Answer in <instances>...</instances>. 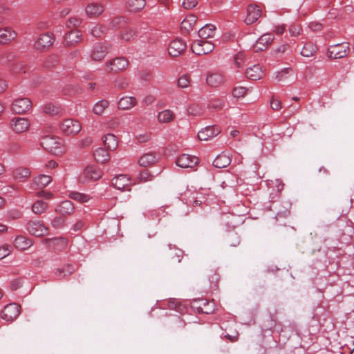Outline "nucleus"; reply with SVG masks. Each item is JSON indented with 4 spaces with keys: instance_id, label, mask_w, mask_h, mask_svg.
<instances>
[{
    "instance_id": "nucleus-27",
    "label": "nucleus",
    "mask_w": 354,
    "mask_h": 354,
    "mask_svg": "<svg viewBox=\"0 0 354 354\" xmlns=\"http://www.w3.org/2000/svg\"><path fill=\"white\" fill-rule=\"evenodd\" d=\"M16 36L17 33L10 28H0V44H6L10 42Z\"/></svg>"
},
{
    "instance_id": "nucleus-17",
    "label": "nucleus",
    "mask_w": 354,
    "mask_h": 354,
    "mask_svg": "<svg viewBox=\"0 0 354 354\" xmlns=\"http://www.w3.org/2000/svg\"><path fill=\"white\" fill-rule=\"evenodd\" d=\"M220 132L221 129L218 127L209 126L198 133V138L200 140L207 141L218 136Z\"/></svg>"
},
{
    "instance_id": "nucleus-11",
    "label": "nucleus",
    "mask_w": 354,
    "mask_h": 354,
    "mask_svg": "<svg viewBox=\"0 0 354 354\" xmlns=\"http://www.w3.org/2000/svg\"><path fill=\"white\" fill-rule=\"evenodd\" d=\"M20 306L13 303L6 305L1 311V318L7 322H12L20 314Z\"/></svg>"
},
{
    "instance_id": "nucleus-5",
    "label": "nucleus",
    "mask_w": 354,
    "mask_h": 354,
    "mask_svg": "<svg viewBox=\"0 0 354 354\" xmlns=\"http://www.w3.org/2000/svg\"><path fill=\"white\" fill-rule=\"evenodd\" d=\"M214 44L210 40L197 39L192 44V50L196 55L208 54L214 49Z\"/></svg>"
},
{
    "instance_id": "nucleus-22",
    "label": "nucleus",
    "mask_w": 354,
    "mask_h": 354,
    "mask_svg": "<svg viewBox=\"0 0 354 354\" xmlns=\"http://www.w3.org/2000/svg\"><path fill=\"white\" fill-rule=\"evenodd\" d=\"M207 84L212 87H217L222 85L224 82V77L221 73L210 72L208 73L206 77Z\"/></svg>"
},
{
    "instance_id": "nucleus-45",
    "label": "nucleus",
    "mask_w": 354,
    "mask_h": 354,
    "mask_svg": "<svg viewBox=\"0 0 354 354\" xmlns=\"http://www.w3.org/2000/svg\"><path fill=\"white\" fill-rule=\"evenodd\" d=\"M209 287L212 289H216L220 280L219 274L216 271H211L208 275Z\"/></svg>"
},
{
    "instance_id": "nucleus-29",
    "label": "nucleus",
    "mask_w": 354,
    "mask_h": 354,
    "mask_svg": "<svg viewBox=\"0 0 354 354\" xmlns=\"http://www.w3.org/2000/svg\"><path fill=\"white\" fill-rule=\"evenodd\" d=\"M216 27L212 24H207L198 30V39L208 40L214 36Z\"/></svg>"
},
{
    "instance_id": "nucleus-10",
    "label": "nucleus",
    "mask_w": 354,
    "mask_h": 354,
    "mask_svg": "<svg viewBox=\"0 0 354 354\" xmlns=\"http://www.w3.org/2000/svg\"><path fill=\"white\" fill-rule=\"evenodd\" d=\"M62 131L67 135H75L78 133L82 129L80 122L73 119H66L61 124Z\"/></svg>"
},
{
    "instance_id": "nucleus-38",
    "label": "nucleus",
    "mask_w": 354,
    "mask_h": 354,
    "mask_svg": "<svg viewBox=\"0 0 354 354\" xmlns=\"http://www.w3.org/2000/svg\"><path fill=\"white\" fill-rule=\"evenodd\" d=\"M174 113L169 109H165L159 112L158 115V120L161 123H168L174 120Z\"/></svg>"
},
{
    "instance_id": "nucleus-52",
    "label": "nucleus",
    "mask_w": 354,
    "mask_h": 354,
    "mask_svg": "<svg viewBox=\"0 0 354 354\" xmlns=\"http://www.w3.org/2000/svg\"><path fill=\"white\" fill-rule=\"evenodd\" d=\"M224 106V102L220 99H214L209 104V108L214 110H220Z\"/></svg>"
},
{
    "instance_id": "nucleus-53",
    "label": "nucleus",
    "mask_w": 354,
    "mask_h": 354,
    "mask_svg": "<svg viewBox=\"0 0 354 354\" xmlns=\"http://www.w3.org/2000/svg\"><path fill=\"white\" fill-rule=\"evenodd\" d=\"M153 175L148 170H144L141 171L139 175L140 181L142 183L151 181L153 180Z\"/></svg>"
},
{
    "instance_id": "nucleus-15",
    "label": "nucleus",
    "mask_w": 354,
    "mask_h": 354,
    "mask_svg": "<svg viewBox=\"0 0 354 354\" xmlns=\"http://www.w3.org/2000/svg\"><path fill=\"white\" fill-rule=\"evenodd\" d=\"M53 42L54 37L52 34H41L36 40L35 43V48L39 50H44L53 45Z\"/></svg>"
},
{
    "instance_id": "nucleus-48",
    "label": "nucleus",
    "mask_w": 354,
    "mask_h": 354,
    "mask_svg": "<svg viewBox=\"0 0 354 354\" xmlns=\"http://www.w3.org/2000/svg\"><path fill=\"white\" fill-rule=\"evenodd\" d=\"M65 218L63 216H56L51 221V226L55 229L62 228L65 225Z\"/></svg>"
},
{
    "instance_id": "nucleus-19",
    "label": "nucleus",
    "mask_w": 354,
    "mask_h": 354,
    "mask_svg": "<svg viewBox=\"0 0 354 354\" xmlns=\"http://www.w3.org/2000/svg\"><path fill=\"white\" fill-rule=\"evenodd\" d=\"M274 39V37L270 33H266L261 35L256 44L254 45V48L255 51H263L268 48L269 45L271 44Z\"/></svg>"
},
{
    "instance_id": "nucleus-33",
    "label": "nucleus",
    "mask_w": 354,
    "mask_h": 354,
    "mask_svg": "<svg viewBox=\"0 0 354 354\" xmlns=\"http://www.w3.org/2000/svg\"><path fill=\"white\" fill-rule=\"evenodd\" d=\"M103 142L104 146L111 151H113L117 149L118 146V141L115 135L109 133L104 136Z\"/></svg>"
},
{
    "instance_id": "nucleus-16",
    "label": "nucleus",
    "mask_w": 354,
    "mask_h": 354,
    "mask_svg": "<svg viewBox=\"0 0 354 354\" xmlns=\"http://www.w3.org/2000/svg\"><path fill=\"white\" fill-rule=\"evenodd\" d=\"M198 161V158L184 153L177 158L176 163L182 168H192L197 165Z\"/></svg>"
},
{
    "instance_id": "nucleus-46",
    "label": "nucleus",
    "mask_w": 354,
    "mask_h": 354,
    "mask_svg": "<svg viewBox=\"0 0 354 354\" xmlns=\"http://www.w3.org/2000/svg\"><path fill=\"white\" fill-rule=\"evenodd\" d=\"M191 77L189 75H181L177 81L178 87L181 88H187L190 86Z\"/></svg>"
},
{
    "instance_id": "nucleus-50",
    "label": "nucleus",
    "mask_w": 354,
    "mask_h": 354,
    "mask_svg": "<svg viewBox=\"0 0 354 354\" xmlns=\"http://www.w3.org/2000/svg\"><path fill=\"white\" fill-rule=\"evenodd\" d=\"M248 91V89L245 87L236 86L233 89L232 95L236 98L243 97L246 95Z\"/></svg>"
},
{
    "instance_id": "nucleus-23",
    "label": "nucleus",
    "mask_w": 354,
    "mask_h": 354,
    "mask_svg": "<svg viewBox=\"0 0 354 354\" xmlns=\"http://www.w3.org/2000/svg\"><path fill=\"white\" fill-rule=\"evenodd\" d=\"M14 245L19 250H26L33 245V241L31 239L19 235L15 237Z\"/></svg>"
},
{
    "instance_id": "nucleus-36",
    "label": "nucleus",
    "mask_w": 354,
    "mask_h": 354,
    "mask_svg": "<svg viewBox=\"0 0 354 354\" xmlns=\"http://www.w3.org/2000/svg\"><path fill=\"white\" fill-rule=\"evenodd\" d=\"M74 267L72 265L68 264L63 266L62 268L56 269L54 273L57 279H61L71 274L74 272Z\"/></svg>"
},
{
    "instance_id": "nucleus-51",
    "label": "nucleus",
    "mask_w": 354,
    "mask_h": 354,
    "mask_svg": "<svg viewBox=\"0 0 354 354\" xmlns=\"http://www.w3.org/2000/svg\"><path fill=\"white\" fill-rule=\"evenodd\" d=\"M245 57V54L243 52H239L234 56V63L236 67L241 68L243 66Z\"/></svg>"
},
{
    "instance_id": "nucleus-37",
    "label": "nucleus",
    "mask_w": 354,
    "mask_h": 354,
    "mask_svg": "<svg viewBox=\"0 0 354 354\" xmlns=\"http://www.w3.org/2000/svg\"><path fill=\"white\" fill-rule=\"evenodd\" d=\"M295 75V72L292 68H284L277 71L275 75V79L279 82L286 81L290 77Z\"/></svg>"
},
{
    "instance_id": "nucleus-8",
    "label": "nucleus",
    "mask_w": 354,
    "mask_h": 354,
    "mask_svg": "<svg viewBox=\"0 0 354 354\" xmlns=\"http://www.w3.org/2000/svg\"><path fill=\"white\" fill-rule=\"evenodd\" d=\"M43 243L54 251H62L67 249L68 240L65 237L45 239L43 240Z\"/></svg>"
},
{
    "instance_id": "nucleus-18",
    "label": "nucleus",
    "mask_w": 354,
    "mask_h": 354,
    "mask_svg": "<svg viewBox=\"0 0 354 354\" xmlns=\"http://www.w3.org/2000/svg\"><path fill=\"white\" fill-rule=\"evenodd\" d=\"M113 187L119 190H130L131 179L127 175H118L112 179Z\"/></svg>"
},
{
    "instance_id": "nucleus-43",
    "label": "nucleus",
    "mask_w": 354,
    "mask_h": 354,
    "mask_svg": "<svg viewBox=\"0 0 354 354\" xmlns=\"http://www.w3.org/2000/svg\"><path fill=\"white\" fill-rule=\"evenodd\" d=\"M196 22V17L194 15H189L182 21L181 28L188 30L192 28Z\"/></svg>"
},
{
    "instance_id": "nucleus-26",
    "label": "nucleus",
    "mask_w": 354,
    "mask_h": 354,
    "mask_svg": "<svg viewBox=\"0 0 354 354\" xmlns=\"http://www.w3.org/2000/svg\"><path fill=\"white\" fill-rule=\"evenodd\" d=\"M82 40V33L75 29L66 34L64 41L68 46H74Z\"/></svg>"
},
{
    "instance_id": "nucleus-61",
    "label": "nucleus",
    "mask_w": 354,
    "mask_h": 354,
    "mask_svg": "<svg viewBox=\"0 0 354 354\" xmlns=\"http://www.w3.org/2000/svg\"><path fill=\"white\" fill-rule=\"evenodd\" d=\"M169 249L171 250V249H174L176 252H175V254H176V257L177 258L176 261L177 262H180L181 261V259H182V257H183V251L176 248L175 245H168Z\"/></svg>"
},
{
    "instance_id": "nucleus-6",
    "label": "nucleus",
    "mask_w": 354,
    "mask_h": 354,
    "mask_svg": "<svg viewBox=\"0 0 354 354\" xmlns=\"http://www.w3.org/2000/svg\"><path fill=\"white\" fill-rule=\"evenodd\" d=\"M26 228L30 234L35 236H45L48 232V228L40 221H29Z\"/></svg>"
},
{
    "instance_id": "nucleus-63",
    "label": "nucleus",
    "mask_w": 354,
    "mask_h": 354,
    "mask_svg": "<svg viewBox=\"0 0 354 354\" xmlns=\"http://www.w3.org/2000/svg\"><path fill=\"white\" fill-rule=\"evenodd\" d=\"M68 21L70 25L74 27L78 26L82 23L81 19L78 17H71L68 19Z\"/></svg>"
},
{
    "instance_id": "nucleus-41",
    "label": "nucleus",
    "mask_w": 354,
    "mask_h": 354,
    "mask_svg": "<svg viewBox=\"0 0 354 354\" xmlns=\"http://www.w3.org/2000/svg\"><path fill=\"white\" fill-rule=\"evenodd\" d=\"M43 110L46 114L51 116L59 115L62 111V109L60 106H56L51 103L45 104L44 106Z\"/></svg>"
},
{
    "instance_id": "nucleus-40",
    "label": "nucleus",
    "mask_w": 354,
    "mask_h": 354,
    "mask_svg": "<svg viewBox=\"0 0 354 354\" xmlns=\"http://www.w3.org/2000/svg\"><path fill=\"white\" fill-rule=\"evenodd\" d=\"M48 204L41 200H38L35 202L32 206V212L36 214H41L48 209Z\"/></svg>"
},
{
    "instance_id": "nucleus-49",
    "label": "nucleus",
    "mask_w": 354,
    "mask_h": 354,
    "mask_svg": "<svg viewBox=\"0 0 354 354\" xmlns=\"http://www.w3.org/2000/svg\"><path fill=\"white\" fill-rule=\"evenodd\" d=\"M15 57V55L11 52H4L0 55V64H7L12 61Z\"/></svg>"
},
{
    "instance_id": "nucleus-56",
    "label": "nucleus",
    "mask_w": 354,
    "mask_h": 354,
    "mask_svg": "<svg viewBox=\"0 0 354 354\" xmlns=\"http://www.w3.org/2000/svg\"><path fill=\"white\" fill-rule=\"evenodd\" d=\"M114 85L118 88L124 89L127 87L128 83L125 79L118 78L115 80Z\"/></svg>"
},
{
    "instance_id": "nucleus-44",
    "label": "nucleus",
    "mask_w": 354,
    "mask_h": 354,
    "mask_svg": "<svg viewBox=\"0 0 354 354\" xmlns=\"http://www.w3.org/2000/svg\"><path fill=\"white\" fill-rule=\"evenodd\" d=\"M70 198L82 203H86L91 198L88 194L77 192H71L70 194Z\"/></svg>"
},
{
    "instance_id": "nucleus-42",
    "label": "nucleus",
    "mask_w": 354,
    "mask_h": 354,
    "mask_svg": "<svg viewBox=\"0 0 354 354\" xmlns=\"http://www.w3.org/2000/svg\"><path fill=\"white\" fill-rule=\"evenodd\" d=\"M109 106V102L107 100H101L96 102L93 107V112L95 115H101L104 110Z\"/></svg>"
},
{
    "instance_id": "nucleus-7",
    "label": "nucleus",
    "mask_w": 354,
    "mask_h": 354,
    "mask_svg": "<svg viewBox=\"0 0 354 354\" xmlns=\"http://www.w3.org/2000/svg\"><path fill=\"white\" fill-rule=\"evenodd\" d=\"M350 48L348 43L338 44L330 46L328 50V57L333 59L345 57L349 53Z\"/></svg>"
},
{
    "instance_id": "nucleus-12",
    "label": "nucleus",
    "mask_w": 354,
    "mask_h": 354,
    "mask_svg": "<svg viewBox=\"0 0 354 354\" xmlns=\"http://www.w3.org/2000/svg\"><path fill=\"white\" fill-rule=\"evenodd\" d=\"M32 107L31 101L26 97L19 98L13 101L12 110L17 114H23L28 111Z\"/></svg>"
},
{
    "instance_id": "nucleus-54",
    "label": "nucleus",
    "mask_w": 354,
    "mask_h": 354,
    "mask_svg": "<svg viewBox=\"0 0 354 354\" xmlns=\"http://www.w3.org/2000/svg\"><path fill=\"white\" fill-rule=\"evenodd\" d=\"M136 36V32L133 30H126L121 33V39L124 41H130Z\"/></svg>"
},
{
    "instance_id": "nucleus-28",
    "label": "nucleus",
    "mask_w": 354,
    "mask_h": 354,
    "mask_svg": "<svg viewBox=\"0 0 354 354\" xmlns=\"http://www.w3.org/2000/svg\"><path fill=\"white\" fill-rule=\"evenodd\" d=\"M30 170L24 167H17L12 171L13 178L19 182L25 181L30 177Z\"/></svg>"
},
{
    "instance_id": "nucleus-32",
    "label": "nucleus",
    "mask_w": 354,
    "mask_h": 354,
    "mask_svg": "<svg viewBox=\"0 0 354 354\" xmlns=\"http://www.w3.org/2000/svg\"><path fill=\"white\" fill-rule=\"evenodd\" d=\"M231 162V158L225 153H222L218 155L213 161V165L216 168H225Z\"/></svg>"
},
{
    "instance_id": "nucleus-9",
    "label": "nucleus",
    "mask_w": 354,
    "mask_h": 354,
    "mask_svg": "<svg viewBox=\"0 0 354 354\" xmlns=\"http://www.w3.org/2000/svg\"><path fill=\"white\" fill-rule=\"evenodd\" d=\"M30 126L28 119L21 117H14L10 121V127L16 133L26 132Z\"/></svg>"
},
{
    "instance_id": "nucleus-13",
    "label": "nucleus",
    "mask_w": 354,
    "mask_h": 354,
    "mask_svg": "<svg viewBox=\"0 0 354 354\" xmlns=\"http://www.w3.org/2000/svg\"><path fill=\"white\" fill-rule=\"evenodd\" d=\"M262 16V9L257 4H250L247 8V15L245 19L246 24H252Z\"/></svg>"
},
{
    "instance_id": "nucleus-4",
    "label": "nucleus",
    "mask_w": 354,
    "mask_h": 354,
    "mask_svg": "<svg viewBox=\"0 0 354 354\" xmlns=\"http://www.w3.org/2000/svg\"><path fill=\"white\" fill-rule=\"evenodd\" d=\"M128 66L129 61L123 57L111 59L104 64L106 71L113 73L126 70Z\"/></svg>"
},
{
    "instance_id": "nucleus-25",
    "label": "nucleus",
    "mask_w": 354,
    "mask_h": 354,
    "mask_svg": "<svg viewBox=\"0 0 354 354\" xmlns=\"http://www.w3.org/2000/svg\"><path fill=\"white\" fill-rule=\"evenodd\" d=\"M85 12L91 18L97 17L104 12V7L101 4L91 3L86 6Z\"/></svg>"
},
{
    "instance_id": "nucleus-64",
    "label": "nucleus",
    "mask_w": 354,
    "mask_h": 354,
    "mask_svg": "<svg viewBox=\"0 0 354 354\" xmlns=\"http://www.w3.org/2000/svg\"><path fill=\"white\" fill-rule=\"evenodd\" d=\"M122 21H124L123 17H115L111 20V25L112 28H116Z\"/></svg>"
},
{
    "instance_id": "nucleus-58",
    "label": "nucleus",
    "mask_w": 354,
    "mask_h": 354,
    "mask_svg": "<svg viewBox=\"0 0 354 354\" xmlns=\"http://www.w3.org/2000/svg\"><path fill=\"white\" fill-rule=\"evenodd\" d=\"M198 4L197 0H184L183 1V6L185 9H191L196 6Z\"/></svg>"
},
{
    "instance_id": "nucleus-2",
    "label": "nucleus",
    "mask_w": 354,
    "mask_h": 354,
    "mask_svg": "<svg viewBox=\"0 0 354 354\" xmlns=\"http://www.w3.org/2000/svg\"><path fill=\"white\" fill-rule=\"evenodd\" d=\"M103 171L93 165H87L78 176V181L82 184L97 180L102 177Z\"/></svg>"
},
{
    "instance_id": "nucleus-57",
    "label": "nucleus",
    "mask_w": 354,
    "mask_h": 354,
    "mask_svg": "<svg viewBox=\"0 0 354 354\" xmlns=\"http://www.w3.org/2000/svg\"><path fill=\"white\" fill-rule=\"evenodd\" d=\"M270 106L274 111H279L281 109V102L279 100L272 97L270 100Z\"/></svg>"
},
{
    "instance_id": "nucleus-35",
    "label": "nucleus",
    "mask_w": 354,
    "mask_h": 354,
    "mask_svg": "<svg viewBox=\"0 0 354 354\" xmlns=\"http://www.w3.org/2000/svg\"><path fill=\"white\" fill-rule=\"evenodd\" d=\"M146 6L145 0H128L127 8L130 12H139Z\"/></svg>"
},
{
    "instance_id": "nucleus-20",
    "label": "nucleus",
    "mask_w": 354,
    "mask_h": 354,
    "mask_svg": "<svg viewBox=\"0 0 354 354\" xmlns=\"http://www.w3.org/2000/svg\"><path fill=\"white\" fill-rule=\"evenodd\" d=\"M138 103L133 96H123L118 102V107L120 110L127 111L133 108Z\"/></svg>"
},
{
    "instance_id": "nucleus-3",
    "label": "nucleus",
    "mask_w": 354,
    "mask_h": 354,
    "mask_svg": "<svg viewBox=\"0 0 354 354\" xmlns=\"http://www.w3.org/2000/svg\"><path fill=\"white\" fill-rule=\"evenodd\" d=\"M111 49L107 43H97L94 44L89 53V57L94 62H102Z\"/></svg>"
},
{
    "instance_id": "nucleus-47",
    "label": "nucleus",
    "mask_w": 354,
    "mask_h": 354,
    "mask_svg": "<svg viewBox=\"0 0 354 354\" xmlns=\"http://www.w3.org/2000/svg\"><path fill=\"white\" fill-rule=\"evenodd\" d=\"M105 26L97 24L90 30V33L95 37H100L105 32Z\"/></svg>"
},
{
    "instance_id": "nucleus-30",
    "label": "nucleus",
    "mask_w": 354,
    "mask_h": 354,
    "mask_svg": "<svg viewBox=\"0 0 354 354\" xmlns=\"http://www.w3.org/2000/svg\"><path fill=\"white\" fill-rule=\"evenodd\" d=\"M158 159V155L155 153H147L142 156L138 160L140 166L147 167L155 163Z\"/></svg>"
},
{
    "instance_id": "nucleus-21",
    "label": "nucleus",
    "mask_w": 354,
    "mask_h": 354,
    "mask_svg": "<svg viewBox=\"0 0 354 354\" xmlns=\"http://www.w3.org/2000/svg\"><path fill=\"white\" fill-rule=\"evenodd\" d=\"M264 72L259 64H255L252 67L248 68L245 71L246 77L251 80H259L263 77Z\"/></svg>"
},
{
    "instance_id": "nucleus-34",
    "label": "nucleus",
    "mask_w": 354,
    "mask_h": 354,
    "mask_svg": "<svg viewBox=\"0 0 354 354\" xmlns=\"http://www.w3.org/2000/svg\"><path fill=\"white\" fill-rule=\"evenodd\" d=\"M93 156L97 162L102 164L108 162L110 159L109 153L102 147L97 149L94 151Z\"/></svg>"
},
{
    "instance_id": "nucleus-55",
    "label": "nucleus",
    "mask_w": 354,
    "mask_h": 354,
    "mask_svg": "<svg viewBox=\"0 0 354 354\" xmlns=\"http://www.w3.org/2000/svg\"><path fill=\"white\" fill-rule=\"evenodd\" d=\"M302 28L300 25L293 24L289 28V32L292 37H296L301 35Z\"/></svg>"
},
{
    "instance_id": "nucleus-59",
    "label": "nucleus",
    "mask_w": 354,
    "mask_h": 354,
    "mask_svg": "<svg viewBox=\"0 0 354 354\" xmlns=\"http://www.w3.org/2000/svg\"><path fill=\"white\" fill-rule=\"evenodd\" d=\"M26 67V66L24 62H19L15 64V66L12 68V71L14 73H25Z\"/></svg>"
},
{
    "instance_id": "nucleus-39",
    "label": "nucleus",
    "mask_w": 354,
    "mask_h": 354,
    "mask_svg": "<svg viewBox=\"0 0 354 354\" xmlns=\"http://www.w3.org/2000/svg\"><path fill=\"white\" fill-rule=\"evenodd\" d=\"M317 46L311 43L308 42L304 44L303 48L301 49L300 53L302 56L306 57H310L313 56L317 52Z\"/></svg>"
},
{
    "instance_id": "nucleus-1",
    "label": "nucleus",
    "mask_w": 354,
    "mask_h": 354,
    "mask_svg": "<svg viewBox=\"0 0 354 354\" xmlns=\"http://www.w3.org/2000/svg\"><path fill=\"white\" fill-rule=\"evenodd\" d=\"M42 146L49 152L59 156L65 152V147L59 138L46 136L41 142Z\"/></svg>"
},
{
    "instance_id": "nucleus-14",
    "label": "nucleus",
    "mask_w": 354,
    "mask_h": 354,
    "mask_svg": "<svg viewBox=\"0 0 354 354\" xmlns=\"http://www.w3.org/2000/svg\"><path fill=\"white\" fill-rule=\"evenodd\" d=\"M186 46V44L183 40L176 39L171 41L168 47V53L173 57H178L185 51Z\"/></svg>"
},
{
    "instance_id": "nucleus-62",
    "label": "nucleus",
    "mask_w": 354,
    "mask_h": 354,
    "mask_svg": "<svg viewBox=\"0 0 354 354\" xmlns=\"http://www.w3.org/2000/svg\"><path fill=\"white\" fill-rule=\"evenodd\" d=\"M37 196L39 197H44L46 199L53 198V194L50 192H46V191L39 192H37Z\"/></svg>"
},
{
    "instance_id": "nucleus-24",
    "label": "nucleus",
    "mask_w": 354,
    "mask_h": 354,
    "mask_svg": "<svg viewBox=\"0 0 354 354\" xmlns=\"http://www.w3.org/2000/svg\"><path fill=\"white\" fill-rule=\"evenodd\" d=\"M51 182L52 178L50 176L40 174L33 178L31 185L35 189H42L49 185Z\"/></svg>"
},
{
    "instance_id": "nucleus-60",
    "label": "nucleus",
    "mask_w": 354,
    "mask_h": 354,
    "mask_svg": "<svg viewBox=\"0 0 354 354\" xmlns=\"http://www.w3.org/2000/svg\"><path fill=\"white\" fill-rule=\"evenodd\" d=\"M198 308L201 311V313L205 314H209L214 310V304L212 303L209 306H206L205 308L199 306Z\"/></svg>"
},
{
    "instance_id": "nucleus-31",
    "label": "nucleus",
    "mask_w": 354,
    "mask_h": 354,
    "mask_svg": "<svg viewBox=\"0 0 354 354\" xmlns=\"http://www.w3.org/2000/svg\"><path fill=\"white\" fill-rule=\"evenodd\" d=\"M74 206L71 201H64L57 205L55 211L62 215L71 214L74 211Z\"/></svg>"
}]
</instances>
